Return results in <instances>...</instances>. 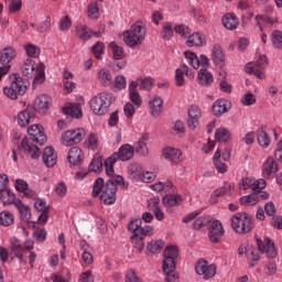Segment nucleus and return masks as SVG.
Here are the masks:
<instances>
[{
	"mask_svg": "<svg viewBox=\"0 0 282 282\" xmlns=\"http://www.w3.org/2000/svg\"><path fill=\"white\" fill-rule=\"evenodd\" d=\"M124 178L120 175L112 176L105 183V180L99 177L93 185V197L100 195V202L107 206L116 204V193H118V185L122 186Z\"/></svg>",
	"mask_w": 282,
	"mask_h": 282,
	"instance_id": "obj_1",
	"label": "nucleus"
},
{
	"mask_svg": "<svg viewBox=\"0 0 282 282\" xmlns=\"http://www.w3.org/2000/svg\"><path fill=\"white\" fill-rule=\"evenodd\" d=\"M178 254L180 250L177 247H167L164 250L162 270L165 274V282H175L178 279L177 273L175 272V268L177 267L175 260L177 259Z\"/></svg>",
	"mask_w": 282,
	"mask_h": 282,
	"instance_id": "obj_2",
	"label": "nucleus"
},
{
	"mask_svg": "<svg viewBox=\"0 0 282 282\" xmlns=\"http://www.w3.org/2000/svg\"><path fill=\"white\" fill-rule=\"evenodd\" d=\"M147 36V26L140 21L131 25L130 30L123 32V41L128 47L141 45Z\"/></svg>",
	"mask_w": 282,
	"mask_h": 282,
	"instance_id": "obj_3",
	"label": "nucleus"
},
{
	"mask_svg": "<svg viewBox=\"0 0 282 282\" xmlns=\"http://www.w3.org/2000/svg\"><path fill=\"white\" fill-rule=\"evenodd\" d=\"M32 248H34L33 242L23 247V245H21L19 240L17 239L11 240V254H14V257H18V259L22 263L28 262V259H29L30 265H34V261H36V253L31 251Z\"/></svg>",
	"mask_w": 282,
	"mask_h": 282,
	"instance_id": "obj_4",
	"label": "nucleus"
},
{
	"mask_svg": "<svg viewBox=\"0 0 282 282\" xmlns=\"http://www.w3.org/2000/svg\"><path fill=\"white\" fill-rule=\"evenodd\" d=\"M22 74L25 78H34V85H41L45 82V68L43 65L36 66L32 59H26L22 65Z\"/></svg>",
	"mask_w": 282,
	"mask_h": 282,
	"instance_id": "obj_5",
	"label": "nucleus"
},
{
	"mask_svg": "<svg viewBox=\"0 0 282 282\" xmlns=\"http://www.w3.org/2000/svg\"><path fill=\"white\" fill-rule=\"evenodd\" d=\"M10 80L11 85L3 88V94L11 100H17L19 96H23L28 91V84L17 74L11 75Z\"/></svg>",
	"mask_w": 282,
	"mask_h": 282,
	"instance_id": "obj_6",
	"label": "nucleus"
},
{
	"mask_svg": "<svg viewBox=\"0 0 282 282\" xmlns=\"http://www.w3.org/2000/svg\"><path fill=\"white\" fill-rule=\"evenodd\" d=\"M113 95L110 93H100L90 100V109L96 116H105L111 107Z\"/></svg>",
	"mask_w": 282,
	"mask_h": 282,
	"instance_id": "obj_7",
	"label": "nucleus"
},
{
	"mask_svg": "<svg viewBox=\"0 0 282 282\" xmlns=\"http://www.w3.org/2000/svg\"><path fill=\"white\" fill-rule=\"evenodd\" d=\"M232 229L239 235L250 232L254 228L252 216L246 213H237L230 219Z\"/></svg>",
	"mask_w": 282,
	"mask_h": 282,
	"instance_id": "obj_8",
	"label": "nucleus"
},
{
	"mask_svg": "<svg viewBox=\"0 0 282 282\" xmlns=\"http://www.w3.org/2000/svg\"><path fill=\"white\" fill-rule=\"evenodd\" d=\"M268 63V57L265 55H260L257 63L250 62L246 65L245 70L247 74H253L260 80L265 78V73L263 72V65Z\"/></svg>",
	"mask_w": 282,
	"mask_h": 282,
	"instance_id": "obj_9",
	"label": "nucleus"
},
{
	"mask_svg": "<svg viewBox=\"0 0 282 282\" xmlns=\"http://www.w3.org/2000/svg\"><path fill=\"white\" fill-rule=\"evenodd\" d=\"M85 139V129H74L64 132L62 135V143L65 147H74V144H78V142H83Z\"/></svg>",
	"mask_w": 282,
	"mask_h": 282,
	"instance_id": "obj_10",
	"label": "nucleus"
},
{
	"mask_svg": "<svg viewBox=\"0 0 282 282\" xmlns=\"http://www.w3.org/2000/svg\"><path fill=\"white\" fill-rule=\"evenodd\" d=\"M128 230L133 232L132 237H137L140 235H153V229L151 226H143L142 227V219L140 218H131L128 224Z\"/></svg>",
	"mask_w": 282,
	"mask_h": 282,
	"instance_id": "obj_11",
	"label": "nucleus"
},
{
	"mask_svg": "<svg viewBox=\"0 0 282 282\" xmlns=\"http://www.w3.org/2000/svg\"><path fill=\"white\" fill-rule=\"evenodd\" d=\"M18 151L20 153H26V155H29V158L32 160H39V158H41V149L30 143L28 138L22 139L21 144L18 145Z\"/></svg>",
	"mask_w": 282,
	"mask_h": 282,
	"instance_id": "obj_12",
	"label": "nucleus"
},
{
	"mask_svg": "<svg viewBox=\"0 0 282 282\" xmlns=\"http://www.w3.org/2000/svg\"><path fill=\"white\" fill-rule=\"evenodd\" d=\"M195 270L197 274L204 276L206 280L213 279L217 274V267L215 264H208L205 260H199L195 265Z\"/></svg>",
	"mask_w": 282,
	"mask_h": 282,
	"instance_id": "obj_13",
	"label": "nucleus"
},
{
	"mask_svg": "<svg viewBox=\"0 0 282 282\" xmlns=\"http://www.w3.org/2000/svg\"><path fill=\"white\" fill-rule=\"evenodd\" d=\"M258 249L259 252H262V254H265L268 259H274L276 254H279V251H276V248L274 247V242L270 240V238H264V240H258Z\"/></svg>",
	"mask_w": 282,
	"mask_h": 282,
	"instance_id": "obj_14",
	"label": "nucleus"
},
{
	"mask_svg": "<svg viewBox=\"0 0 282 282\" xmlns=\"http://www.w3.org/2000/svg\"><path fill=\"white\" fill-rule=\"evenodd\" d=\"M209 229V239L213 243H217L224 237V226L219 220H209L207 225Z\"/></svg>",
	"mask_w": 282,
	"mask_h": 282,
	"instance_id": "obj_15",
	"label": "nucleus"
},
{
	"mask_svg": "<svg viewBox=\"0 0 282 282\" xmlns=\"http://www.w3.org/2000/svg\"><path fill=\"white\" fill-rule=\"evenodd\" d=\"M279 173V163L272 156H268V159L262 164V175L265 180H270L272 175H276Z\"/></svg>",
	"mask_w": 282,
	"mask_h": 282,
	"instance_id": "obj_16",
	"label": "nucleus"
},
{
	"mask_svg": "<svg viewBox=\"0 0 282 282\" xmlns=\"http://www.w3.org/2000/svg\"><path fill=\"white\" fill-rule=\"evenodd\" d=\"M36 116L35 109L32 106H28L26 109L18 113V124L20 127H28Z\"/></svg>",
	"mask_w": 282,
	"mask_h": 282,
	"instance_id": "obj_17",
	"label": "nucleus"
},
{
	"mask_svg": "<svg viewBox=\"0 0 282 282\" xmlns=\"http://www.w3.org/2000/svg\"><path fill=\"white\" fill-rule=\"evenodd\" d=\"M29 135H31L32 142L37 144H45L47 142V137L43 133V127L40 124H33L28 130Z\"/></svg>",
	"mask_w": 282,
	"mask_h": 282,
	"instance_id": "obj_18",
	"label": "nucleus"
},
{
	"mask_svg": "<svg viewBox=\"0 0 282 282\" xmlns=\"http://www.w3.org/2000/svg\"><path fill=\"white\" fill-rule=\"evenodd\" d=\"M78 39L82 41H89L93 36L100 39L102 36V32H94L89 29V26L85 24H78L75 29Z\"/></svg>",
	"mask_w": 282,
	"mask_h": 282,
	"instance_id": "obj_19",
	"label": "nucleus"
},
{
	"mask_svg": "<svg viewBox=\"0 0 282 282\" xmlns=\"http://www.w3.org/2000/svg\"><path fill=\"white\" fill-rule=\"evenodd\" d=\"M50 105H52V98L47 95H40L34 100L33 109L39 113H45L50 109Z\"/></svg>",
	"mask_w": 282,
	"mask_h": 282,
	"instance_id": "obj_20",
	"label": "nucleus"
},
{
	"mask_svg": "<svg viewBox=\"0 0 282 282\" xmlns=\"http://www.w3.org/2000/svg\"><path fill=\"white\" fill-rule=\"evenodd\" d=\"M43 162L47 169H52L53 166H56V162L58 160V155L56 154V151H54V148L47 147L43 151Z\"/></svg>",
	"mask_w": 282,
	"mask_h": 282,
	"instance_id": "obj_21",
	"label": "nucleus"
},
{
	"mask_svg": "<svg viewBox=\"0 0 282 282\" xmlns=\"http://www.w3.org/2000/svg\"><path fill=\"white\" fill-rule=\"evenodd\" d=\"M199 118H202V109L197 106H191L188 109V120L187 124L189 129H197L199 124Z\"/></svg>",
	"mask_w": 282,
	"mask_h": 282,
	"instance_id": "obj_22",
	"label": "nucleus"
},
{
	"mask_svg": "<svg viewBox=\"0 0 282 282\" xmlns=\"http://www.w3.org/2000/svg\"><path fill=\"white\" fill-rule=\"evenodd\" d=\"M212 58L216 67H224V65L226 64V55L224 54V48L221 47V45H214L212 51Z\"/></svg>",
	"mask_w": 282,
	"mask_h": 282,
	"instance_id": "obj_23",
	"label": "nucleus"
},
{
	"mask_svg": "<svg viewBox=\"0 0 282 282\" xmlns=\"http://www.w3.org/2000/svg\"><path fill=\"white\" fill-rule=\"evenodd\" d=\"M149 107L151 109L152 118H160L162 115V107H164V100H162V98L156 95L150 99Z\"/></svg>",
	"mask_w": 282,
	"mask_h": 282,
	"instance_id": "obj_24",
	"label": "nucleus"
},
{
	"mask_svg": "<svg viewBox=\"0 0 282 282\" xmlns=\"http://www.w3.org/2000/svg\"><path fill=\"white\" fill-rule=\"evenodd\" d=\"M112 158H115L116 161L121 160V162H127L131 160V158H133V147H131L130 144L121 145L118 153H115Z\"/></svg>",
	"mask_w": 282,
	"mask_h": 282,
	"instance_id": "obj_25",
	"label": "nucleus"
},
{
	"mask_svg": "<svg viewBox=\"0 0 282 282\" xmlns=\"http://www.w3.org/2000/svg\"><path fill=\"white\" fill-rule=\"evenodd\" d=\"M185 45L187 47H203V45H206V37L202 33L195 32L187 36Z\"/></svg>",
	"mask_w": 282,
	"mask_h": 282,
	"instance_id": "obj_26",
	"label": "nucleus"
},
{
	"mask_svg": "<svg viewBox=\"0 0 282 282\" xmlns=\"http://www.w3.org/2000/svg\"><path fill=\"white\" fill-rule=\"evenodd\" d=\"M163 158L173 164H180V162H182V151L175 148H165L163 150Z\"/></svg>",
	"mask_w": 282,
	"mask_h": 282,
	"instance_id": "obj_27",
	"label": "nucleus"
},
{
	"mask_svg": "<svg viewBox=\"0 0 282 282\" xmlns=\"http://www.w3.org/2000/svg\"><path fill=\"white\" fill-rule=\"evenodd\" d=\"M129 96L131 102H133L134 106L138 108L142 107V97L140 96V93H138V83L131 82L128 87Z\"/></svg>",
	"mask_w": 282,
	"mask_h": 282,
	"instance_id": "obj_28",
	"label": "nucleus"
},
{
	"mask_svg": "<svg viewBox=\"0 0 282 282\" xmlns=\"http://www.w3.org/2000/svg\"><path fill=\"white\" fill-rule=\"evenodd\" d=\"M83 150L78 147H73L68 151V162L73 166H79L83 163Z\"/></svg>",
	"mask_w": 282,
	"mask_h": 282,
	"instance_id": "obj_29",
	"label": "nucleus"
},
{
	"mask_svg": "<svg viewBox=\"0 0 282 282\" xmlns=\"http://www.w3.org/2000/svg\"><path fill=\"white\" fill-rule=\"evenodd\" d=\"M63 113L66 116H72V118H77L80 119L83 118V108L80 107L79 104L73 102V104H67L63 108Z\"/></svg>",
	"mask_w": 282,
	"mask_h": 282,
	"instance_id": "obj_30",
	"label": "nucleus"
},
{
	"mask_svg": "<svg viewBox=\"0 0 282 282\" xmlns=\"http://www.w3.org/2000/svg\"><path fill=\"white\" fill-rule=\"evenodd\" d=\"M14 206L19 210L20 219H22V221H26V224L30 223L32 219V212L30 210V207L21 200H15Z\"/></svg>",
	"mask_w": 282,
	"mask_h": 282,
	"instance_id": "obj_31",
	"label": "nucleus"
},
{
	"mask_svg": "<svg viewBox=\"0 0 282 282\" xmlns=\"http://www.w3.org/2000/svg\"><path fill=\"white\" fill-rule=\"evenodd\" d=\"M148 207L150 208V210H153L158 221H162V219H164V212H162V209L160 208L159 196L150 198L148 202Z\"/></svg>",
	"mask_w": 282,
	"mask_h": 282,
	"instance_id": "obj_32",
	"label": "nucleus"
},
{
	"mask_svg": "<svg viewBox=\"0 0 282 282\" xmlns=\"http://www.w3.org/2000/svg\"><path fill=\"white\" fill-rule=\"evenodd\" d=\"M230 109V101L226 99H218L214 105H213V113L214 116H221L223 113L228 112Z\"/></svg>",
	"mask_w": 282,
	"mask_h": 282,
	"instance_id": "obj_33",
	"label": "nucleus"
},
{
	"mask_svg": "<svg viewBox=\"0 0 282 282\" xmlns=\"http://www.w3.org/2000/svg\"><path fill=\"white\" fill-rule=\"evenodd\" d=\"M98 80L102 87H111L113 84V77L111 72L107 68H101L98 70Z\"/></svg>",
	"mask_w": 282,
	"mask_h": 282,
	"instance_id": "obj_34",
	"label": "nucleus"
},
{
	"mask_svg": "<svg viewBox=\"0 0 282 282\" xmlns=\"http://www.w3.org/2000/svg\"><path fill=\"white\" fill-rule=\"evenodd\" d=\"M34 206H35L36 210H39L41 213V215L39 216V221H41L42 224H45V221H47V213H50L47 203H45V200L39 198L35 200Z\"/></svg>",
	"mask_w": 282,
	"mask_h": 282,
	"instance_id": "obj_35",
	"label": "nucleus"
},
{
	"mask_svg": "<svg viewBox=\"0 0 282 282\" xmlns=\"http://www.w3.org/2000/svg\"><path fill=\"white\" fill-rule=\"evenodd\" d=\"M223 25L226 30H237L239 26V19L234 13H227L223 17Z\"/></svg>",
	"mask_w": 282,
	"mask_h": 282,
	"instance_id": "obj_36",
	"label": "nucleus"
},
{
	"mask_svg": "<svg viewBox=\"0 0 282 282\" xmlns=\"http://www.w3.org/2000/svg\"><path fill=\"white\" fill-rule=\"evenodd\" d=\"M14 56H17V52L14 51V48L10 46L4 47L1 52L0 63L2 65L9 66L10 63L14 59Z\"/></svg>",
	"mask_w": 282,
	"mask_h": 282,
	"instance_id": "obj_37",
	"label": "nucleus"
},
{
	"mask_svg": "<svg viewBox=\"0 0 282 282\" xmlns=\"http://www.w3.org/2000/svg\"><path fill=\"white\" fill-rule=\"evenodd\" d=\"M213 74H210V72H208V69L206 68H200L198 73L199 85H202L203 87H208V85H213Z\"/></svg>",
	"mask_w": 282,
	"mask_h": 282,
	"instance_id": "obj_38",
	"label": "nucleus"
},
{
	"mask_svg": "<svg viewBox=\"0 0 282 282\" xmlns=\"http://www.w3.org/2000/svg\"><path fill=\"white\" fill-rule=\"evenodd\" d=\"M245 254L247 257V261L249 263V265L251 268H254V265H257V263H259V250L253 248V247H249L246 251Z\"/></svg>",
	"mask_w": 282,
	"mask_h": 282,
	"instance_id": "obj_39",
	"label": "nucleus"
},
{
	"mask_svg": "<svg viewBox=\"0 0 282 282\" xmlns=\"http://www.w3.org/2000/svg\"><path fill=\"white\" fill-rule=\"evenodd\" d=\"M0 199L3 206H10L12 204L14 206V204L17 203L14 193L8 189V187H6L2 192H0Z\"/></svg>",
	"mask_w": 282,
	"mask_h": 282,
	"instance_id": "obj_40",
	"label": "nucleus"
},
{
	"mask_svg": "<svg viewBox=\"0 0 282 282\" xmlns=\"http://www.w3.org/2000/svg\"><path fill=\"white\" fill-rule=\"evenodd\" d=\"M150 188L154 191V193H162V191H165V193H171V191L173 189V182H158L150 185Z\"/></svg>",
	"mask_w": 282,
	"mask_h": 282,
	"instance_id": "obj_41",
	"label": "nucleus"
},
{
	"mask_svg": "<svg viewBox=\"0 0 282 282\" xmlns=\"http://www.w3.org/2000/svg\"><path fill=\"white\" fill-rule=\"evenodd\" d=\"M152 235H144L141 234L139 236H132L130 238V241L133 246V248H135L139 252H142V250H144V237H151Z\"/></svg>",
	"mask_w": 282,
	"mask_h": 282,
	"instance_id": "obj_42",
	"label": "nucleus"
},
{
	"mask_svg": "<svg viewBox=\"0 0 282 282\" xmlns=\"http://www.w3.org/2000/svg\"><path fill=\"white\" fill-rule=\"evenodd\" d=\"M148 142L149 134H143L137 143L138 153H140L141 155H149V147L147 145Z\"/></svg>",
	"mask_w": 282,
	"mask_h": 282,
	"instance_id": "obj_43",
	"label": "nucleus"
},
{
	"mask_svg": "<svg viewBox=\"0 0 282 282\" xmlns=\"http://www.w3.org/2000/svg\"><path fill=\"white\" fill-rule=\"evenodd\" d=\"M14 224V215L12 213L4 210L0 213V226H12Z\"/></svg>",
	"mask_w": 282,
	"mask_h": 282,
	"instance_id": "obj_44",
	"label": "nucleus"
},
{
	"mask_svg": "<svg viewBox=\"0 0 282 282\" xmlns=\"http://www.w3.org/2000/svg\"><path fill=\"white\" fill-rule=\"evenodd\" d=\"M162 248H164V241L162 240H152L148 243L147 250L151 252V254H158L162 252Z\"/></svg>",
	"mask_w": 282,
	"mask_h": 282,
	"instance_id": "obj_45",
	"label": "nucleus"
},
{
	"mask_svg": "<svg viewBox=\"0 0 282 282\" xmlns=\"http://www.w3.org/2000/svg\"><path fill=\"white\" fill-rule=\"evenodd\" d=\"M217 142H228L230 140V130L226 128H218L215 133Z\"/></svg>",
	"mask_w": 282,
	"mask_h": 282,
	"instance_id": "obj_46",
	"label": "nucleus"
},
{
	"mask_svg": "<svg viewBox=\"0 0 282 282\" xmlns=\"http://www.w3.org/2000/svg\"><path fill=\"white\" fill-rule=\"evenodd\" d=\"M110 50H112L115 61H122L124 58V51L116 42H110Z\"/></svg>",
	"mask_w": 282,
	"mask_h": 282,
	"instance_id": "obj_47",
	"label": "nucleus"
},
{
	"mask_svg": "<svg viewBox=\"0 0 282 282\" xmlns=\"http://www.w3.org/2000/svg\"><path fill=\"white\" fill-rule=\"evenodd\" d=\"M256 23L259 26V30L261 32H263V24H265V25H273L274 24V20H272V18H270L268 15L258 14V15H256Z\"/></svg>",
	"mask_w": 282,
	"mask_h": 282,
	"instance_id": "obj_48",
	"label": "nucleus"
},
{
	"mask_svg": "<svg viewBox=\"0 0 282 282\" xmlns=\"http://www.w3.org/2000/svg\"><path fill=\"white\" fill-rule=\"evenodd\" d=\"M240 204L241 206H257V204H259V196H257V194L242 196L240 198Z\"/></svg>",
	"mask_w": 282,
	"mask_h": 282,
	"instance_id": "obj_49",
	"label": "nucleus"
},
{
	"mask_svg": "<svg viewBox=\"0 0 282 282\" xmlns=\"http://www.w3.org/2000/svg\"><path fill=\"white\" fill-rule=\"evenodd\" d=\"M184 56L194 69H199V57H197V54L191 51H185Z\"/></svg>",
	"mask_w": 282,
	"mask_h": 282,
	"instance_id": "obj_50",
	"label": "nucleus"
},
{
	"mask_svg": "<svg viewBox=\"0 0 282 282\" xmlns=\"http://www.w3.org/2000/svg\"><path fill=\"white\" fill-rule=\"evenodd\" d=\"M257 139L262 149H268V147H270V135H268V132L264 130L258 131Z\"/></svg>",
	"mask_w": 282,
	"mask_h": 282,
	"instance_id": "obj_51",
	"label": "nucleus"
},
{
	"mask_svg": "<svg viewBox=\"0 0 282 282\" xmlns=\"http://www.w3.org/2000/svg\"><path fill=\"white\" fill-rule=\"evenodd\" d=\"M135 83L143 91H151L153 88V79L151 77L139 78Z\"/></svg>",
	"mask_w": 282,
	"mask_h": 282,
	"instance_id": "obj_52",
	"label": "nucleus"
},
{
	"mask_svg": "<svg viewBox=\"0 0 282 282\" xmlns=\"http://www.w3.org/2000/svg\"><path fill=\"white\" fill-rule=\"evenodd\" d=\"M162 202L165 208H173V206L180 205V202L182 200H178V197L176 195H165Z\"/></svg>",
	"mask_w": 282,
	"mask_h": 282,
	"instance_id": "obj_53",
	"label": "nucleus"
},
{
	"mask_svg": "<svg viewBox=\"0 0 282 282\" xmlns=\"http://www.w3.org/2000/svg\"><path fill=\"white\" fill-rule=\"evenodd\" d=\"M271 41L275 50H282V31L275 30L271 34Z\"/></svg>",
	"mask_w": 282,
	"mask_h": 282,
	"instance_id": "obj_54",
	"label": "nucleus"
},
{
	"mask_svg": "<svg viewBox=\"0 0 282 282\" xmlns=\"http://www.w3.org/2000/svg\"><path fill=\"white\" fill-rule=\"evenodd\" d=\"M89 171H91L93 173H100L102 171V159H100V156H95L89 166H88Z\"/></svg>",
	"mask_w": 282,
	"mask_h": 282,
	"instance_id": "obj_55",
	"label": "nucleus"
},
{
	"mask_svg": "<svg viewBox=\"0 0 282 282\" xmlns=\"http://www.w3.org/2000/svg\"><path fill=\"white\" fill-rule=\"evenodd\" d=\"M129 173L134 180H140L142 177V173H144V169L142 165L135 163L130 166Z\"/></svg>",
	"mask_w": 282,
	"mask_h": 282,
	"instance_id": "obj_56",
	"label": "nucleus"
},
{
	"mask_svg": "<svg viewBox=\"0 0 282 282\" xmlns=\"http://www.w3.org/2000/svg\"><path fill=\"white\" fill-rule=\"evenodd\" d=\"M161 36L164 39V41H169L173 36V24L171 22L163 24Z\"/></svg>",
	"mask_w": 282,
	"mask_h": 282,
	"instance_id": "obj_57",
	"label": "nucleus"
},
{
	"mask_svg": "<svg viewBox=\"0 0 282 282\" xmlns=\"http://www.w3.org/2000/svg\"><path fill=\"white\" fill-rule=\"evenodd\" d=\"M72 28V19H69V15H64L61 18L58 23V29L61 32H69Z\"/></svg>",
	"mask_w": 282,
	"mask_h": 282,
	"instance_id": "obj_58",
	"label": "nucleus"
},
{
	"mask_svg": "<svg viewBox=\"0 0 282 282\" xmlns=\"http://www.w3.org/2000/svg\"><path fill=\"white\" fill-rule=\"evenodd\" d=\"M94 56L100 61L102 58V54L105 53V43L96 42L95 45L91 47Z\"/></svg>",
	"mask_w": 282,
	"mask_h": 282,
	"instance_id": "obj_59",
	"label": "nucleus"
},
{
	"mask_svg": "<svg viewBox=\"0 0 282 282\" xmlns=\"http://www.w3.org/2000/svg\"><path fill=\"white\" fill-rule=\"evenodd\" d=\"M25 52L30 58H37V56L41 54V48L34 44H28L25 46Z\"/></svg>",
	"mask_w": 282,
	"mask_h": 282,
	"instance_id": "obj_60",
	"label": "nucleus"
},
{
	"mask_svg": "<svg viewBox=\"0 0 282 282\" xmlns=\"http://www.w3.org/2000/svg\"><path fill=\"white\" fill-rule=\"evenodd\" d=\"M113 87L117 89V91L126 89L127 78L123 75H118L113 80Z\"/></svg>",
	"mask_w": 282,
	"mask_h": 282,
	"instance_id": "obj_61",
	"label": "nucleus"
},
{
	"mask_svg": "<svg viewBox=\"0 0 282 282\" xmlns=\"http://www.w3.org/2000/svg\"><path fill=\"white\" fill-rule=\"evenodd\" d=\"M116 156H110L105 161L106 175L113 176V164H116Z\"/></svg>",
	"mask_w": 282,
	"mask_h": 282,
	"instance_id": "obj_62",
	"label": "nucleus"
},
{
	"mask_svg": "<svg viewBox=\"0 0 282 282\" xmlns=\"http://www.w3.org/2000/svg\"><path fill=\"white\" fill-rule=\"evenodd\" d=\"M234 186L230 183H226L224 186L217 188L213 195L214 197H221V195H226V193H230Z\"/></svg>",
	"mask_w": 282,
	"mask_h": 282,
	"instance_id": "obj_63",
	"label": "nucleus"
},
{
	"mask_svg": "<svg viewBox=\"0 0 282 282\" xmlns=\"http://www.w3.org/2000/svg\"><path fill=\"white\" fill-rule=\"evenodd\" d=\"M99 15H100V9H98V3L93 2L88 4L89 19H98Z\"/></svg>",
	"mask_w": 282,
	"mask_h": 282,
	"instance_id": "obj_64",
	"label": "nucleus"
}]
</instances>
